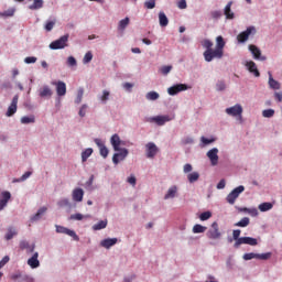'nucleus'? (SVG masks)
<instances>
[{
  "label": "nucleus",
  "instance_id": "nucleus-1",
  "mask_svg": "<svg viewBox=\"0 0 282 282\" xmlns=\"http://www.w3.org/2000/svg\"><path fill=\"white\" fill-rule=\"evenodd\" d=\"M202 46L206 50L203 53L204 59L206 63H212V61H215V58H224V48L226 47V41L224 40V36L218 35L216 37V47L213 50V41L205 39L202 42Z\"/></svg>",
  "mask_w": 282,
  "mask_h": 282
},
{
  "label": "nucleus",
  "instance_id": "nucleus-2",
  "mask_svg": "<svg viewBox=\"0 0 282 282\" xmlns=\"http://www.w3.org/2000/svg\"><path fill=\"white\" fill-rule=\"evenodd\" d=\"M67 43H69V34H65L61 36L58 40L53 41L50 44L51 50H65L67 47Z\"/></svg>",
  "mask_w": 282,
  "mask_h": 282
},
{
  "label": "nucleus",
  "instance_id": "nucleus-3",
  "mask_svg": "<svg viewBox=\"0 0 282 282\" xmlns=\"http://www.w3.org/2000/svg\"><path fill=\"white\" fill-rule=\"evenodd\" d=\"M250 34H257V29L254 26H248L246 31H242L237 35L238 43H246L250 39Z\"/></svg>",
  "mask_w": 282,
  "mask_h": 282
},
{
  "label": "nucleus",
  "instance_id": "nucleus-4",
  "mask_svg": "<svg viewBox=\"0 0 282 282\" xmlns=\"http://www.w3.org/2000/svg\"><path fill=\"white\" fill-rule=\"evenodd\" d=\"M245 191H246V187L243 185H239L238 187H236L227 196L228 204H231V205L235 204V202H237V198L239 197V195H241V193H243Z\"/></svg>",
  "mask_w": 282,
  "mask_h": 282
},
{
  "label": "nucleus",
  "instance_id": "nucleus-5",
  "mask_svg": "<svg viewBox=\"0 0 282 282\" xmlns=\"http://www.w3.org/2000/svg\"><path fill=\"white\" fill-rule=\"evenodd\" d=\"M259 242L257 241V238L252 237H241L238 239V241L235 242L234 248H239V246H257Z\"/></svg>",
  "mask_w": 282,
  "mask_h": 282
},
{
  "label": "nucleus",
  "instance_id": "nucleus-6",
  "mask_svg": "<svg viewBox=\"0 0 282 282\" xmlns=\"http://www.w3.org/2000/svg\"><path fill=\"white\" fill-rule=\"evenodd\" d=\"M18 105H19V95H15L12 98V101L6 112L7 118H12V116H14V113H17Z\"/></svg>",
  "mask_w": 282,
  "mask_h": 282
},
{
  "label": "nucleus",
  "instance_id": "nucleus-7",
  "mask_svg": "<svg viewBox=\"0 0 282 282\" xmlns=\"http://www.w3.org/2000/svg\"><path fill=\"white\" fill-rule=\"evenodd\" d=\"M208 239H220L221 232L219 231V224L213 223L212 229L207 231Z\"/></svg>",
  "mask_w": 282,
  "mask_h": 282
},
{
  "label": "nucleus",
  "instance_id": "nucleus-8",
  "mask_svg": "<svg viewBox=\"0 0 282 282\" xmlns=\"http://www.w3.org/2000/svg\"><path fill=\"white\" fill-rule=\"evenodd\" d=\"M186 89H188V86L186 84H176L167 88V94L170 96H177V94H180L181 91H186Z\"/></svg>",
  "mask_w": 282,
  "mask_h": 282
},
{
  "label": "nucleus",
  "instance_id": "nucleus-9",
  "mask_svg": "<svg viewBox=\"0 0 282 282\" xmlns=\"http://www.w3.org/2000/svg\"><path fill=\"white\" fill-rule=\"evenodd\" d=\"M241 113H243V107H241V105L239 104L226 109V115L232 116L234 118H237V116H241Z\"/></svg>",
  "mask_w": 282,
  "mask_h": 282
},
{
  "label": "nucleus",
  "instance_id": "nucleus-10",
  "mask_svg": "<svg viewBox=\"0 0 282 282\" xmlns=\"http://www.w3.org/2000/svg\"><path fill=\"white\" fill-rule=\"evenodd\" d=\"M52 85L56 87L57 96L62 97V96H65V94H67V85L65 84V82H62V80L52 82Z\"/></svg>",
  "mask_w": 282,
  "mask_h": 282
},
{
  "label": "nucleus",
  "instance_id": "nucleus-11",
  "mask_svg": "<svg viewBox=\"0 0 282 282\" xmlns=\"http://www.w3.org/2000/svg\"><path fill=\"white\" fill-rule=\"evenodd\" d=\"M249 51L251 52L254 61H267L268 57L261 55V50L257 45L250 44Z\"/></svg>",
  "mask_w": 282,
  "mask_h": 282
},
{
  "label": "nucleus",
  "instance_id": "nucleus-12",
  "mask_svg": "<svg viewBox=\"0 0 282 282\" xmlns=\"http://www.w3.org/2000/svg\"><path fill=\"white\" fill-rule=\"evenodd\" d=\"M127 155H129V150L124 148L120 149L119 153H115L112 156L113 164H120V162H122V160H124Z\"/></svg>",
  "mask_w": 282,
  "mask_h": 282
},
{
  "label": "nucleus",
  "instance_id": "nucleus-13",
  "mask_svg": "<svg viewBox=\"0 0 282 282\" xmlns=\"http://www.w3.org/2000/svg\"><path fill=\"white\" fill-rule=\"evenodd\" d=\"M217 153H219L217 148H214L207 152V158L210 160L212 166H217V164H219V155H217Z\"/></svg>",
  "mask_w": 282,
  "mask_h": 282
},
{
  "label": "nucleus",
  "instance_id": "nucleus-14",
  "mask_svg": "<svg viewBox=\"0 0 282 282\" xmlns=\"http://www.w3.org/2000/svg\"><path fill=\"white\" fill-rule=\"evenodd\" d=\"M147 158H149L150 160H153V158H155V155H158V151H160L158 149V145H155V143L153 142H149L147 145Z\"/></svg>",
  "mask_w": 282,
  "mask_h": 282
},
{
  "label": "nucleus",
  "instance_id": "nucleus-15",
  "mask_svg": "<svg viewBox=\"0 0 282 282\" xmlns=\"http://www.w3.org/2000/svg\"><path fill=\"white\" fill-rule=\"evenodd\" d=\"M110 143L112 144L113 151H120V147L124 144L122 140H120V135L113 134L110 139Z\"/></svg>",
  "mask_w": 282,
  "mask_h": 282
},
{
  "label": "nucleus",
  "instance_id": "nucleus-16",
  "mask_svg": "<svg viewBox=\"0 0 282 282\" xmlns=\"http://www.w3.org/2000/svg\"><path fill=\"white\" fill-rule=\"evenodd\" d=\"M12 198V194L10 192H2L1 199H0V210H3L6 206H8V202Z\"/></svg>",
  "mask_w": 282,
  "mask_h": 282
},
{
  "label": "nucleus",
  "instance_id": "nucleus-17",
  "mask_svg": "<svg viewBox=\"0 0 282 282\" xmlns=\"http://www.w3.org/2000/svg\"><path fill=\"white\" fill-rule=\"evenodd\" d=\"M95 144H97L98 149L100 150L101 158H107V155H109V150L107 147H105V142H102V140L95 139Z\"/></svg>",
  "mask_w": 282,
  "mask_h": 282
},
{
  "label": "nucleus",
  "instance_id": "nucleus-18",
  "mask_svg": "<svg viewBox=\"0 0 282 282\" xmlns=\"http://www.w3.org/2000/svg\"><path fill=\"white\" fill-rule=\"evenodd\" d=\"M53 95L54 91L52 90V88H50V86H43L39 90L40 98H52Z\"/></svg>",
  "mask_w": 282,
  "mask_h": 282
},
{
  "label": "nucleus",
  "instance_id": "nucleus-19",
  "mask_svg": "<svg viewBox=\"0 0 282 282\" xmlns=\"http://www.w3.org/2000/svg\"><path fill=\"white\" fill-rule=\"evenodd\" d=\"M28 265L32 268V270H36L41 265L39 261V252L33 253V256L28 260Z\"/></svg>",
  "mask_w": 282,
  "mask_h": 282
},
{
  "label": "nucleus",
  "instance_id": "nucleus-20",
  "mask_svg": "<svg viewBox=\"0 0 282 282\" xmlns=\"http://www.w3.org/2000/svg\"><path fill=\"white\" fill-rule=\"evenodd\" d=\"M246 67L248 68L250 74L256 76V78H259V76H261V73H259V69L257 68V64L253 61L247 62Z\"/></svg>",
  "mask_w": 282,
  "mask_h": 282
},
{
  "label": "nucleus",
  "instance_id": "nucleus-21",
  "mask_svg": "<svg viewBox=\"0 0 282 282\" xmlns=\"http://www.w3.org/2000/svg\"><path fill=\"white\" fill-rule=\"evenodd\" d=\"M36 248L35 245H30V242L22 240L20 242V250H26V254H32L34 252V249Z\"/></svg>",
  "mask_w": 282,
  "mask_h": 282
},
{
  "label": "nucleus",
  "instance_id": "nucleus-22",
  "mask_svg": "<svg viewBox=\"0 0 282 282\" xmlns=\"http://www.w3.org/2000/svg\"><path fill=\"white\" fill-rule=\"evenodd\" d=\"M175 117H170V116H158L154 117L153 120L159 124V127H163V124H166V122H171Z\"/></svg>",
  "mask_w": 282,
  "mask_h": 282
},
{
  "label": "nucleus",
  "instance_id": "nucleus-23",
  "mask_svg": "<svg viewBox=\"0 0 282 282\" xmlns=\"http://www.w3.org/2000/svg\"><path fill=\"white\" fill-rule=\"evenodd\" d=\"M72 196L74 202H83V197H85V191H83L80 187H77L73 191Z\"/></svg>",
  "mask_w": 282,
  "mask_h": 282
},
{
  "label": "nucleus",
  "instance_id": "nucleus-24",
  "mask_svg": "<svg viewBox=\"0 0 282 282\" xmlns=\"http://www.w3.org/2000/svg\"><path fill=\"white\" fill-rule=\"evenodd\" d=\"M117 243H118V238H107L101 240L100 246L109 250V248H111L112 246H116Z\"/></svg>",
  "mask_w": 282,
  "mask_h": 282
},
{
  "label": "nucleus",
  "instance_id": "nucleus-25",
  "mask_svg": "<svg viewBox=\"0 0 282 282\" xmlns=\"http://www.w3.org/2000/svg\"><path fill=\"white\" fill-rule=\"evenodd\" d=\"M269 87L270 89H275V90L281 89V83L276 82L274 77H272V73H269Z\"/></svg>",
  "mask_w": 282,
  "mask_h": 282
},
{
  "label": "nucleus",
  "instance_id": "nucleus-26",
  "mask_svg": "<svg viewBox=\"0 0 282 282\" xmlns=\"http://www.w3.org/2000/svg\"><path fill=\"white\" fill-rule=\"evenodd\" d=\"M159 23L161 28H166V25H169V18L163 11L159 13Z\"/></svg>",
  "mask_w": 282,
  "mask_h": 282
},
{
  "label": "nucleus",
  "instance_id": "nucleus-27",
  "mask_svg": "<svg viewBox=\"0 0 282 282\" xmlns=\"http://www.w3.org/2000/svg\"><path fill=\"white\" fill-rule=\"evenodd\" d=\"M45 213H47V207H41L37 213L31 217V221H39V219H41Z\"/></svg>",
  "mask_w": 282,
  "mask_h": 282
},
{
  "label": "nucleus",
  "instance_id": "nucleus-28",
  "mask_svg": "<svg viewBox=\"0 0 282 282\" xmlns=\"http://www.w3.org/2000/svg\"><path fill=\"white\" fill-rule=\"evenodd\" d=\"M177 195V186L173 185L169 188L167 193L164 196V199H173Z\"/></svg>",
  "mask_w": 282,
  "mask_h": 282
},
{
  "label": "nucleus",
  "instance_id": "nucleus-29",
  "mask_svg": "<svg viewBox=\"0 0 282 282\" xmlns=\"http://www.w3.org/2000/svg\"><path fill=\"white\" fill-rule=\"evenodd\" d=\"M34 122H36V118L34 117V115L31 116H24L21 118V123L22 124H34Z\"/></svg>",
  "mask_w": 282,
  "mask_h": 282
},
{
  "label": "nucleus",
  "instance_id": "nucleus-30",
  "mask_svg": "<svg viewBox=\"0 0 282 282\" xmlns=\"http://www.w3.org/2000/svg\"><path fill=\"white\" fill-rule=\"evenodd\" d=\"M70 219L75 221H83V219H91V215L87 214L83 216V214H73L70 215Z\"/></svg>",
  "mask_w": 282,
  "mask_h": 282
},
{
  "label": "nucleus",
  "instance_id": "nucleus-31",
  "mask_svg": "<svg viewBox=\"0 0 282 282\" xmlns=\"http://www.w3.org/2000/svg\"><path fill=\"white\" fill-rule=\"evenodd\" d=\"M230 8H232V2H228L225 7V15L227 19H235V13H232Z\"/></svg>",
  "mask_w": 282,
  "mask_h": 282
},
{
  "label": "nucleus",
  "instance_id": "nucleus-32",
  "mask_svg": "<svg viewBox=\"0 0 282 282\" xmlns=\"http://www.w3.org/2000/svg\"><path fill=\"white\" fill-rule=\"evenodd\" d=\"M14 237H17V229H14L13 227H9L4 236V239H7V241H10Z\"/></svg>",
  "mask_w": 282,
  "mask_h": 282
},
{
  "label": "nucleus",
  "instance_id": "nucleus-33",
  "mask_svg": "<svg viewBox=\"0 0 282 282\" xmlns=\"http://www.w3.org/2000/svg\"><path fill=\"white\" fill-rule=\"evenodd\" d=\"M91 153H94V149L88 148L84 152H82V162H87L89 158H91Z\"/></svg>",
  "mask_w": 282,
  "mask_h": 282
},
{
  "label": "nucleus",
  "instance_id": "nucleus-34",
  "mask_svg": "<svg viewBox=\"0 0 282 282\" xmlns=\"http://www.w3.org/2000/svg\"><path fill=\"white\" fill-rule=\"evenodd\" d=\"M43 8V0H33V3L29 6V10H41Z\"/></svg>",
  "mask_w": 282,
  "mask_h": 282
},
{
  "label": "nucleus",
  "instance_id": "nucleus-35",
  "mask_svg": "<svg viewBox=\"0 0 282 282\" xmlns=\"http://www.w3.org/2000/svg\"><path fill=\"white\" fill-rule=\"evenodd\" d=\"M273 205L272 203H262L259 205V210L261 213H268V210H272Z\"/></svg>",
  "mask_w": 282,
  "mask_h": 282
},
{
  "label": "nucleus",
  "instance_id": "nucleus-36",
  "mask_svg": "<svg viewBox=\"0 0 282 282\" xmlns=\"http://www.w3.org/2000/svg\"><path fill=\"white\" fill-rule=\"evenodd\" d=\"M235 226L238 228H246L247 226H250V218L245 217L240 221L236 223Z\"/></svg>",
  "mask_w": 282,
  "mask_h": 282
},
{
  "label": "nucleus",
  "instance_id": "nucleus-37",
  "mask_svg": "<svg viewBox=\"0 0 282 282\" xmlns=\"http://www.w3.org/2000/svg\"><path fill=\"white\" fill-rule=\"evenodd\" d=\"M83 96H85V89L78 88L75 105H80V102H83Z\"/></svg>",
  "mask_w": 282,
  "mask_h": 282
},
{
  "label": "nucleus",
  "instance_id": "nucleus-38",
  "mask_svg": "<svg viewBox=\"0 0 282 282\" xmlns=\"http://www.w3.org/2000/svg\"><path fill=\"white\" fill-rule=\"evenodd\" d=\"M187 180H188L189 184H195V182H197V180H199V173L198 172L189 173L187 175Z\"/></svg>",
  "mask_w": 282,
  "mask_h": 282
},
{
  "label": "nucleus",
  "instance_id": "nucleus-39",
  "mask_svg": "<svg viewBox=\"0 0 282 282\" xmlns=\"http://www.w3.org/2000/svg\"><path fill=\"white\" fill-rule=\"evenodd\" d=\"M205 230H207V227L202 226V225H199V224H196V225H194V227H193V232H194V235H199V234L204 232Z\"/></svg>",
  "mask_w": 282,
  "mask_h": 282
},
{
  "label": "nucleus",
  "instance_id": "nucleus-40",
  "mask_svg": "<svg viewBox=\"0 0 282 282\" xmlns=\"http://www.w3.org/2000/svg\"><path fill=\"white\" fill-rule=\"evenodd\" d=\"M104 228H107V220H100L93 226V230H104Z\"/></svg>",
  "mask_w": 282,
  "mask_h": 282
},
{
  "label": "nucleus",
  "instance_id": "nucleus-41",
  "mask_svg": "<svg viewBox=\"0 0 282 282\" xmlns=\"http://www.w3.org/2000/svg\"><path fill=\"white\" fill-rule=\"evenodd\" d=\"M173 69L172 65H166V66H162L160 68V72L163 76H167L169 74H171V70Z\"/></svg>",
  "mask_w": 282,
  "mask_h": 282
},
{
  "label": "nucleus",
  "instance_id": "nucleus-42",
  "mask_svg": "<svg viewBox=\"0 0 282 282\" xmlns=\"http://www.w3.org/2000/svg\"><path fill=\"white\" fill-rule=\"evenodd\" d=\"M147 100H158L160 98V94L155 91H150L145 95Z\"/></svg>",
  "mask_w": 282,
  "mask_h": 282
},
{
  "label": "nucleus",
  "instance_id": "nucleus-43",
  "mask_svg": "<svg viewBox=\"0 0 282 282\" xmlns=\"http://www.w3.org/2000/svg\"><path fill=\"white\" fill-rule=\"evenodd\" d=\"M272 257V252H267V253H258L257 259L260 261H268Z\"/></svg>",
  "mask_w": 282,
  "mask_h": 282
},
{
  "label": "nucleus",
  "instance_id": "nucleus-44",
  "mask_svg": "<svg viewBox=\"0 0 282 282\" xmlns=\"http://www.w3.org/2000/svg\"><path fill=\"white\" fill-rule=\"evenodd\" d=\"M14 12H17L15 8L8 9L4 12H0V17H14Z\"/></svg>",
  "mask_w": 282,
  "mask_h": 282
},
{
  "label": "nucleus",
  "instance_id": "nucleus-45",
  "mask_svg": "<svg viewBox=\"0 0 282 282\" xmlns=\"http://www.w3.org/2000/svg\"><path fill=\"white\" fill-rule=\"evenodd\" d=\"M213 217V213L210 212H204L199 215L200 221H207V219H210Z\"/></svg>",
  "mask_w": 282,
  "mask_h": 282
},
{
  "label": "nucleus",
  "instance_id": "nucleus-46",
  "mask_svg": "<svg viewBox=\"0 0 282 282\" xmlns=\"http://www.w3.org/2000/svg\"><path fill=\"white\" fill-rule=\"evenodd\" d=\"M109 96H110L109 90H104L102 96L99 97V100L105 105L107 104V100H109Z\"/></svg>",
  "mask_w": 282,
  "mask_h": 282
},
{
  "label": "nucleus",
  "instance_id": "nucleus-47",
  "mask_svg": "<svg viewBox=\"0 0 282 282\" xmlns=\"http://www.w3.org/2000/svg\"><path fill=\"white\" fill-rule=\"evenodd\" d=\"M54 25H56V20L47 21L45 24L46 32H52V30H54Z\"/></svg>",
  "mask_w": 282,
  "mask_h": 282
},
{
  "label": "nucleus",
  "instance_id": "nucleus-48",
  "mask_svg": "<svg viewBox=\"0 0 282 282\" xmlns=\"http://www.w3.org/2000/svg\"><path fill=\"white\" fill-rule=\"evenodd\" d=\"M94 58V54L91 52H87L84 56L83 63L87 65V63H91V59Z\"/></svg>",
  "mask_w": 282,
  "mask_h": 282
},
{
  "label": "nucleus",
  "instance_id": "nucleus-49",
  "mask_svg": "<svg viewBox=\"0 0 282 282\" xmlns=\"http://www.w3.org/2000/svg\"><path fill=\"white\" fill-rule=\"evenodd\" d=\"M258 253L254 252H250V253H245L242 259H245V261H250L252 259H257Z\"/></svg>",
  "mask_w": 282,
  "mask_h": 282
},
{
  "label": "nucleus",
  "instance_id": "nucleus-50",
  "mask_svg": "<svg viewBox=\"0 0 282 282\" xmlns=\"http://www.w3.org/2000/svg\"><path fill=\"white\" fill-rule=\"evenodd\" d=\"M263 118H272L274 116V109H267L262 111Z\"/></svg>",
  "mask_w": 282,
  "mask_h": 282
},
{
  "label": "nucleus",
  "instance_id": "nucleus-51",
  "mask_svg": "<svg viewBox=\"0 0 282 282\" xmlns=\"http://www.w3.org/2000/svg\"><path fill=\"white\" fill-rule=\"evenodd\" d=\"M129 25V18H126L119 22V30H126Z\"/></svg>",
  "mask_w": 282,
  "mask_h": 282
},
{
  "label": "nucleus",
  "instance_id": "nucleus-52",
  "mask_svg": "<svg viewBox=\"0 0 282 282\" xmlns=\"http://www.w3.org/2000/svg\"><path fill=\"white\" fill-rule=\"evenodd\" d=\"M65 235H68V237H73V239L75 240V241H78V235H76V231H74V230H70V229H67L66 228V232H65Z\"/></svg>",
  "mask_w": 282,
  "mask_h": 282
},
{
  "label": "nucleus",
  "instance_id": "nucleus-53",
  "mask_svg": "<svg viewBox=\"0 0 282 282\" xmlns=\"http://www.w3.org/2000/svg\"><path fill=\"white\" fill-rule=\"evenodd\" d=\"M144 6L148 10H153V8H155V0H148L144 2Z\"/></svg>",
  "mask_w": 282,
  "mask_h": 282
},
{
  "label": "nucleus",
  "instance_id": "nucleus-54",
  "mask_svg": "<svg viewBox=\"0 0 282 282\" xmlns=\"http://www.w3.org/2000/svg\"><path fill=\"white\" fill-rule=\"evenodd\" d=\"M87 105L86 104H84L82 107H80V109H79V116H80V118H85V116H86V113H87Z\"/></svg>",
  "mask_w": 282,
  "mask_h": 282
},
{
  "label": "nucleus",
  "instance_id": "nucleus-55",
  "mask_svg": "<svg viewBox=\"0 0 282 282\" xmlns=\"http://www.w3.org/2000/svg\"><path fill=\"white\" fill-rule=\"evenodd\" d=\"M57 205L59 206V208H63L65 206H69V199L63 198V199L58 200Z\"/></svg>",
  "mask_w": 282,
  "mask_h": 282
},
{
  "label": "nucleus",
  "instance_id": "nucleus-56",
  "mask_svg": "<svg viewBox=\"0 0 282 282\" xmlns=\"http://www.w3.org/2000/svg\"><path fill=\"white\" fill-rule=\"evenodd\" d=\"M24 63H26V65H31L32 63H36V57L35 56L25 57Z\"/></svg>",
  "mask_w": 282,
  "mask_h": 282
},
{
  "label": "nucleus",
  "instance_id": "nucleus-57",
  "mask_svg": "<svg viewBox=\"0 0 282 282\" xmlns=\"http://www.w3.org/2000/svg\"><path fill=\"white\" fill-rule=\"evenodd\" d=\"M216 89L217 91H224V89H226V84L224 82H218L216 84Z\"/></svg>",
  "mask_w": 282,
  "mask_h": 282
},
{
  "label": "nucleus",
  "instance_id": "nucleus-58",
  "mask_svg": "<svg viewBox=\"0 0 282 282\" xmlns=\"http://www.w3.org/2000/svg\"><path fill=\"white\" fill-rule=\"evenodd\" d=\"M241 236V230L239 229H235L234 232H232V237H234V240L235 241H239V237Z\"/></svg>",
  "mask_w": 282,
  "mask_h": 282
},
{
  "label": "nucleus",
  "instance_id": "nucleus-59",
  "mask_svg": "<svg viewBox=\"0 0 282 282\" xmlns=\"http://www.w3.org/2000/svg\"><path fill=\"white\" fill-rule=\"evenodd\" d=\"M32 175V172H25L20 178H18V182H25L28 177Z\"/></svg>",
  "mask_w": 282,
  "mask_h": 282
},
{
  "label": "nucleus",
  "instance_id": "nucleus-60",
  "mask_svg": "<svg viewBox=\"0 0 282 282\" xmlns=\"http://www.w3.org/2000/svg\"><path fill=\"white\" fill-rule=\"evenodd\" d=\"M67 64L70 66V67H75L76 65V58L74 56H69L67 58Z\"/></svg>",
  "mask_w": 282,
  "mask_h": 282
},
{
  "label": "nucleus",
  "instance_id": "nucleus-61",
  "mask_svg": "<svg viewBox=\"0 0 282 282\" xmlns=\"http://www.w3.org/2000/svg\"><path fill=\"white\" fill-rule=\"evenodd\" d=\"M9 261H10V257L4 256V257L2 258V260L0 261V270H1V268H3V265H6V263H8Z\"/></svg>",
  "mask_w": 282,
  "mask_h": 282
},
{
  "label": "nucleus",
  "instance_id": "nucleus-62",
  "mask_svg": "<svg viewBox=\"0 0 282 282\" xmlns=\"http://www.w3.org/2000/svg\"><path fill=\"white\" fill-rule=\"evenodd\" d=\"M67 231V227H63V226H56V232H59L62 235H65V232Z\"/></svg>",
  "mask_w": 282,
  "mask_h": 282
},
{
  "label": "nucleus",
  "instance_id": "nucleus-63",
  "mask_svg": "<svg viewBox=\"0 0 282 282\" xmlns=\"http://www.w3.org/2000/svg\"><path fill=\"white\" fill-rule=\"evenodd\" d=\"M127 182L128 184H131V186H135V176L131 175L130 177H128Z\"/></svg>",
  "mask_w": 282,
  "mask_h": 282
},
{
  "label": "nucleus",
  "instance_id": "nucleus-64",
  "mask_svg": "<svg viewBox=\"0 0 282 282\" xmlns=\"http://www.w3.org/2000/svg\"><path fill=\"white\" fill-rule=\"evenodd\" d=\"M274 98L278 102H282V93H274Z\"/></svg>",
  "mask_w": 282,
  "mask_h": 282
}]
</instances>
